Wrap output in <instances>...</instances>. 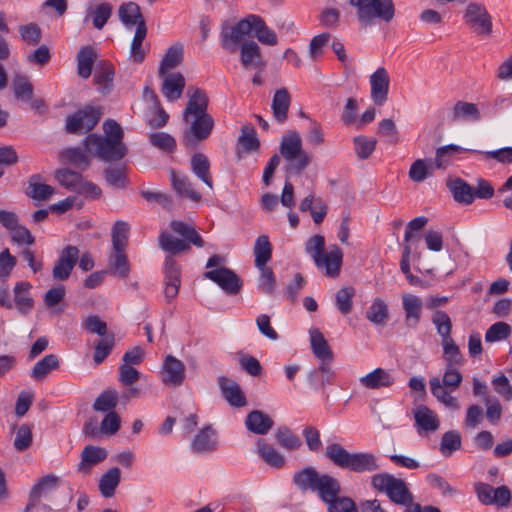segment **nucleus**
Segmentation results:
<instances>
[{"mask_svg":"<svg viewBox=\"0 0 512 512\" xmlns=\"http://www.w3.org/2000/svg\"><path fill=\"white\" fill-rule=\"evenodd\" d=\"M413 416L418 432H435L440 427L437 414L425 405L418 406L413 411Z\"/></svg>","mask_w":512,"mask_h":512,"instance_id":"393cba45","label":"nucleus"},{"mask_svg":"<svg viewBox=\"0 0 512 512\" xmlns=\"http://www.w3.org/2000/svg\"><path fill=\"white\" fill-rule=\"evenodd\" d=\"M360 384L367 389L388 388L393 385L394 377L383 368H376L359 378Z\"/></svg>","mask_w":512,"mask_h":512,"instance_id":"c85d7f7f","label":"nucleus"},{"mask_svg":"<svg viewBox=\"0 0 512 512\" xmlns=\"http://www.w3.org/2000/svg\"><path fill=\"white\" fill-rule=\"evenodd\" d=\"M12 89L15 98L18 100L28 102L33 98V85L24 75L17 74L14 76L12 80Z\"/></svg>","mask_w":512,"mask_h":512,"instance_id":"49530a36","label":"nucleus"},{"mask_svg":"<svg viewBox=\"0 0 512 512\" xmlns=\"http://www.w3.org/2000/svg\"><path fill=\"white\" fill-rule=\"evenodd\" d=\"M246 36H252L251 15L241 19L230 29H223L221 44L224 49L235 52L236 47Z\"/></svg>","mask_w":512,"mask_h":512,"instance_id":"4468645a","label":"nucleus"},{"mask_svg":"<svg viewBox=\"0 0 512 512\" xmlns=\"http://www.w3.org/2000/svg\"><path fill=\"white\" fill-rule=\"evenodd\" d=\"M402 305L405 313L406 325L412 328L416 327L420 322L422 315V299L414 294L404 293L402 294Z\"/></svg>","mask_w":512,"mask_h":512,"instance_id":"a878e982","label":"nucleus"},{"mask_svg":"<svg viewBox=\"0 0 512 512\" xmlns=\"http://www.w3.org/2000/svg\"><path fill=\"white\" fill-rule=\"evenodd\" d=\"M260 271L259 288L267 295H273L276 290V277L270 267H257Z\"/></svg>","mask_w":512,"mask_h":512,"instance_id":"0e129e2a","label":"nucleus"},{"mask_svg":"<svg viewBox=\"0 0 512 512\" xmlns=\"http://www.w3.org/2000/svg\"><path fill=\"white\" fill-rule=\"evenodd\" d=\"M252 36L260 43L267 46H275L278 44V37L274 30L270 29L265 21L257 15L251 14Z\"/></svg>","mask_w":512,"mask_h":512,"instance_id":"72a5a7b5","label":"nucleus"},{"mask_svg":"<svg viewBox=\"0 0 512 512\" xmlns=\"http://www.w3.org/2000/svg\"><path fill=\"white\" fill-rule=\"evenodd\" d=\"M101 118L99 108L86 106L73 115L68 116L66 130L69 133L82 134L92 130Z\"/></svg>","mask_w":512,"mask_h":512,"instance_id":"9b49d317","label":"nucleus"},{"mask_svg":"<svg viewBox=\"0 0 512 512\" xmlns=\"http://www.w3.org/2000/svg\"><path fill=\"white\" fill-rule=\"evenodd\" d=\"M205 279H209L216 283L225 293L235 295L239 293L242 282L239 276L227 267H220L206 271L203 274Z\"/></svg>","mask_w":512,"mask_h":512,"instance_id":"ddd939ff","label":"nucleus"},{"mask_svg":"<svg viewBox=\"0 0 512 512\" xmlns=\"http://www.w3.org/2000/svg\"><path fill=\"white\" fill-rule=\"evenodd\" d=\"M59 157L63 163L71 164L81 169H86L90 163L88 156L80 148L65 149L60 152Z\"/></svg>","mask_w":512,"mask_h":512,"instance_id":"3c124183","label":"nucleus"},{"mask_svg":"<svg viewBox=\"0 0 512 512\" xmlns=\"http://www.w3.org/2000/svg\"><path fill=\"white\" fill-rule=\"evenodd\" d=\"M183 60V46L176 44L169 47L160 63L159 75L169 73L170 70L176 68Z\"/></svg>","mask_w":512,"mask_h":512,"instance_id":"79ce46f5","label":"nucleus"},{"mask_svg":"<svg viewBox=\"0 0 512 512\" xmlns=\"http://www.w3.org/2000/svg\"><path fill=\"white\" fill-rule=\"evenodd\" d=\"M38 176L31 177L29 181V191L27 194L35 200H47L54 193V188L50 185L37 182Z\"/></svg>","mask_w":512,"mask_h":512,"instance_id":"680f3d73","label":"nucleus"},{"mask_svg":"<svg viewBox=\"0 0 512 512\" xmlns=\"http://www.w3.org/2000/svg\"><path fill=\"white\" fill-rule=\"evenodd\" d=\"M117 14L120 22L126 28L136 27V29L147 30L145 19L137 3L132 1L122 3L118 8Z\"/></svg>","mask_w":512,"mask_h":512,"instance_id":"412c9836","label":"nucleus"},{"mask_svg":"<svg viewBox=\"0 0 512 512\" xmlns=\"http://www.w3.org/2000/svg\"><path fill=\"white\" fill-rule=\"evenodd\" d=\"M184 378V364L172 355L166 356L162 368V381L167 385L179 386Z\"/></svg>","mask_w":512,"mask_h":512,"instance_id":"b1692460","label":"nucleus"},{"mask_svg":"<svg viewBox=\"0 0 512 512\" xmlns=\"http://www.w3.org/2000/svg\"><path fill=\"white\" fill-rule=\"evenodd\" d=\"M192 172L210 189L213 188V181L210 174V162L202 153H196L190 160Z\"/></svg>","mask_w":512,"mask_h":512,"instance_id":"58836bf2","label":"nucleus"},{"mask_svg":"<svg viewBox=\"0 0 512 512\" xmlns=\"http://www.w3.org/2000/svg\"><path fill=\"white\" fill-rule=\"evenodd\" d=\"M79 258V249L76 246L65 247L52 270L55 280L64 281L69 278L71 272Z\"/></svg>","mask_w":512,"mask_h":512,"instance_id":"6ab92c4d","label":"nucleus"},{"mask_svg":"<svg viewBox=\"0 0 512 512\" xmlns=\"http://www.w3.org/2000/svg\"><path fill=\"white\" fill-rule=\"evenodd\" d=\"M370 97L376 106H382L388 99L390 76L386 68L378 67L369 77Z\"/></svg>","mask_w":512,"mask_h":512,"instance_id":"2eb2a0df","label":"nucleus"},{"mask_svg":"<svg viewBox=\"0 0 512 512\" xmlns=\"http://www.w3.org/2000/svg\"><path fill=\"white\" fill-rule=\"evenodd\" d=\"M240 62L246 70L263 71L267 65L260 46L253 40L244 41L240 46Z\"/></svg>","mask_w":512,"mask_h":512,"instance_id":"a211bd4d","label":"nucleus"},{"mask_svg":"<svg viewBox=\"0 0 512 512\" xmlns=\"http://www.w3.org/2000/svg\"><path fill=\"white\" fill-rule=\"evenodd\" d=\"M55 178L66 189L85 197L95 199L101 194V189L96 184L84 180L80 173L70 169L62 168L56 170Z\"/></svg>","mask_w":512,"mask_h":512,"instance_id":"1a4fd4ad","label":"nucleus"},{"mask_svg":"<svg viewBox=\"0 0 512 512\" xmlns=\"http://www.w3.org/2000/svg\"><path fill=\"white\" fill-rule=\"evenodd\" d=\"M462 379V374L457 369V366L445 367L442 382L438 377L430 379L429 384L431 393L446 407L458 409V401L450 393L458 389Z\"/></svg>","mask_w":512,"mask_h":512,"instance_id":"423d86ee","label":"nucleus"},{"mask_svg":"<svg viewBox=\"0 0 512 512\" xmlns=\"http://www.w3.org/2000/svg\"><path fill=\"white\" fill-rule=\"evenodd\" d=\"M149 142L152 146L165 152H171L176 147V141L174 137L165 132L151 133L149 136Z\"/></svg>","mask_w":512,"mask_h":512,"instance_id":"774afa93","label":"nucleus"},{"mask_svg":"<svg viewBox=\"0 0 512 512\" xmlns=\"http://www.w3.org/2000/svg\"><path fill=\"white\" fill-rule=\"evenodd\" d=\"M171 184L173 189L180 197H185L198 203L201 200V194L193 189L189 177L185 174H178L174 170L170 171Z\"/></svg>","mask_w":512,"mask_h":512,"instance_id":"2f4dec72","label":"nucleus"},{"mask_svg":"<svg viewBox=\"0 0 512 512\" xmlns=\"http://www.w3.org/2000/svg\"><path fill=\"white\" fill-rule=\"evenodd\" d=\"M447 186L456 202L469 205L474 201L473 188L463 179H449Z\"/></svg>","mask_w":512,"mask_h":512,"instance_id":"f704fd0d","label":"nucleus"},{"mask_svg":"<svg viewBox=\"0 0 512 512\" xmlns=\"http://www.w3.org/2000/svg\"><path fill=\"white\" fill-rule=\"evenodd\" d=\"M112 15V5L104 2L90 8L88 16L92 19L94 28L101 30Z\"/></svg>","mask_w":512,"mask_h":512,"instance_id":"864d4df0","label":"nucleus"},{"mask_svg":"<svg viewBox=\"0 0 512 512\" xmlns=\"http://www.w3.org/2000/svg\"><path fill=\"white\" fill-rule=\"evenodd\" d=\"M350 5L356 8V15L363 26L375 24L376 20L390 23L396 13L393 0H350Z\"/></svg>","mask_w":512,"mask_h":512,"instance_id":"7ed1b4c3","label":"nucleus"},{"mask_svg":"<svg viewBox=\"0 0 512 512\" xmlns=\"http://www.w3.org/2000/svg\"><path fill=\"white\" fill-rule=\"evenodd\" d=\"M388 317L387 304L380 298L374 299L366 311V318L375 325H384Z\"/></svg>","mask_w":512,"mask_h":512,"instance_id":"8fccbe9b","label":"nucleus"},{"mask_svg":"<svg viewBox=\"0 0 512 512\" xmlns=\"http://www.w3.org/2000/svg\"><path fill=\"white\" fill-rule=\"evenodd\" d=\"M290 104L291 96L286 88H281L275 92L271 108L274 118L279 123H284L287 120Z\"/></svg>","mask_w":512,"mask_h":512,"instance_id":"e433bc0d","label":"nucleus"},{"mask_svg":"<svg viewBox=\"0 0 512 512\" xmlns=\"http://www.w3.org/2000/svg\"><path fill=\"white\" fill-rule=\"evenodd\" d=\"M271 417L260 410L251 411L245 420L246 428L257 435H265L273 427Z\"/></svg>","mask_w":512,"mask_h":512,"instance_id":"473e14b6","label":"nucleus"},{"mask_svg":"<svg viewBox=\"0 0 512 512\" xmlns=\"http://www.w3.org/2000/svg\"><path fill=\"white\" fill-rule=\"evenodd\" d=\"M84 147L87 153L95 155L104 161H119L127 153L124 143H118L95 134H91L85 139Z\"/></svg>","mask_w":512,"mask_h":512,"instance_id":"0eeeda50","label":"nucleus"},{"mask_svg":"<svg viewBox=\"0 0 512 512\" xmlns=\"http://www.w3.org/2000/svg\"><path fill=\"white\" fill-rule=\"evenodd\" d=\"M253 252L255 256V266H265L272 256V245L268 236L261 235L256 239Z\"/></svg>","mask_w":512,"mask_h":512,"instance_id":"a18cd8bd","label":"nucleus"},{"mask_svg":"<svg viewBox=\"0 0 512 512\" xmlns=\"http://www.w3.org/2000/svg\"><path fill=\"white\" fill-rule=\"evenodd\" d=\"M59 367L58 357L54 354H49L36 362L31 370V377L37 381L43 380L52 370Z\"/></svg>","mask_w":512,"mask_h":512,"instance_id":"c03bdc74","label":"nucleus"},{"mask_svg":"<svg viewBox=\"0 0 512 512\" xmlns=\"http://www.w3.org/2000/svg\"><path fill=\"white\" fill-rule=\"evenodd\" d=\"M463 20L477 36L488 37L492 34V17L481 3L470 2L463 12Z\"/></svg>","mask_w":512,"mask_h":512,"instance_id":"6e6552de","label":"nucleus"},{"mask_svg":"<svg viewBox=\"0 0 512 512\" xmlns=\"http://www.w3.org/2000/svg\"><path fill=\"white\" fill-rule=\"evenodd\" d=\"M183 120L189 125L183 136V142L188 147H194L206 140L214 127V119L210 114L191 116Z\"/></svg>","mask_w":512,"mask_h":512,"instance_id":"9d476101","label":"nucleus"},{"mask_svg":"<svg viewBox=\"0 0 512 512\" xmlns=\"http://www.w3.org/2000/svg\"><path fill=\"white\" fill-rule=\"evenodd\" d=\"M130 227L125 221H116L111 232L113 250H125Z\"/></svg>","mask_w":512,"mask_h":512,"instance_id":"6e6d98bb","label":"nucleus"},{"mask_svg":"<svg viewBox=\"0 0 512 512\" xmlns=\"http://www.w3.org/2000/svg\"><path fill=\"white\" fill-rule=\"evenodd\" d=\"M342 257L341 249L337 245H331L328 251H324L313 262L326 276L335 278L340 273Z\"/></svg>","mask_w":512,"mask_h":512,"instance_id":"f3484780","label":"nucleus"},{"mask_svg":"<svg viewBox=\"0 0 512 512\" xmlns=\"http://www.w3.org/2000/svg\"><path fill=\"white\" fill-rule=\"evenodd\" d=\"M460 150L461 148L456 145H447L438 148L436 150L435 159L432 160L435 169H445L448 167L453 155L458 153Z\"/></svg>","mask_w":512,"mask_h":512,"instance_id":"052dcab7","label":"nucleus"},{"mask_svg":"<svg viewBox=\"0 0 512 512\" xmlns=\"http://www.w3.org/2000/svg\"><path fill=\"white\" fill-rule=\"evenodd\" d=\"M353 144L357 157L361 160H365L369 158L374 152L377 145V140L375 138H369L365 135H359L353 138Z\"/></svg>","mask_w":512,"mask_h":512,"instance_id":"5fc2aeb1","label":"nucleus"},{"mask_svg":"<svg viewBox=\"0 0 512 512\" xmlns=\"http://www.w3.org/2000/svg\"><path fill=\"white\" fill-rule=\"evenodd\" d=\"M462 437L457 430L445 432L439 444V452L444 457L451 456L454 452L461 449Z\"/></svg>","mask_w":512,"mask_h":512,"instance_id":"37998d69","label":"nucleus"},{"mask_svg":"<svg viewBox=\"0 0 512 512\" xmlns=\"http://www.w3.org/2000/svg\"><path fill=\"white\" fill-rule=\"evenodd\" d=\"M448 119L452 123L477 122L481 119V113L477 104L459 100L452 106Z\"/></svg>","mask_w":512,"mask_h":512,"instance_id":"4be33fe9","label":"nucleus"},{"mask_svg":"<svg viewBox=\"0 0 512 512\" xmlns=\"http://www.w3.org/2000/svg\"><path fill=\"white\" fill-rule=\"evenodd\" d=\"M170 228L183 239H177L168 232H162L159 236V245L161 249L170 254L166 258L164 267V296L167 303H170L178 295L181 284L180 266L172 258V255L189 250L191 244L196 247L204 246L202 237L192 225L182 221L173 220L170 223Z\"/></svg>","mask_w":512,"mask_h":512,"instance_id":"f257e3e1","label":"nucleus"},{"mask_svg":"<svg viewBox=\"0 0 512 512\" xmlns=\"http://www.w3.org/2000/svg\"><path fill=\"white\" fill-rule=\"evenodd\" d=\"M162 78L161 92L170 101L178 100L185 88V78L179 72L165 73L159 75Z\"/></svg>","mask_w":512,"mask_h":512,"instance_id":"5701e85b","label":"nucleus"},{"mask_svg":"<svg viewBox=\"0 0 512 512\" xmlns=\"http://www.w3.org/2000/svg\"><path fill=\"white\" fill-rule=\"evenodd\" d=\"M326 457L336 466L354 472L374 471L378 469L376 458L371 453H350L338 443L326 447Z\"/></svg>","mask_w":512,"mask_h":512,"instance_id":"f03ea898","label":"nucleus"},{"mask_svg":"<svg viewBox=\"0 0 512 512\" xmlns=\"http://www.w3.org/2000/svg\"><path fill=\"white\" fill-rule=\"evenodd\" d=\"M300 488L316 491L319 497L328 504L329 512H358L351 498L339 497V482H299Z\"/></svg>","mask_w":512,"mask_h":512,"instance_id":"20e7f679","label":"nucleus"},{"mask_svg":"<svg viewBox=\"0 0 512 512\" xmlns=\"http://www.w3.org/2000/svg\"><path fill=\"white\" fill-rule=\"evenodd\" d=\"M57 489V482H37L30 490L29 502L24 512H30L42 500H52L57 493Z\"/></svg>","mask_w":512,"mask_h":512,"instance_id":"bb28decb","label":"nucleus"},{"mask_svg":"<svg viewBox=\"0 0 512 512\" xmlns=\"http://www.w3.org/2000/svg\"><path fill=\"white\" fill-rule=\"evenodd\" d=\"M114 68L108 61H100L95 69L94 82L98 85V91L106 95L113 89Z\"/></svg>","mask_w":512,"mask_h":512,"instance_id":"c756f323","label":"nucleus"},{"mask_svg":"<svg viewBox=\"0 0 512 512\" xmlns=\"http://www.w3.org/2000/svg\"><path fill=\"white\" fill-rule=\"evenodd\" d=\"M474 490L478 500L484 505L503 508L509 506L511 502V492L507 486L494 488L487 482H477Z\"/></svg>","mask_w":512,"mask_h":512,"instance_id":"f8f14e48","label":"nucleus"},{"mask_svg":"<svg viewBox=\"0 0 512 512\" xmlns=\"http://www.w3.org/2000/svg\"><path fill=\"white\" fill-rule=\"evenodd\" d=\"M31 289V285L28 282H18L14 287V298L15 303L19 310L23 313L28 312L34 304V301L31 297L28 296V292Z\"/></svg>","mask_w":512,"mask_h":512,"instance_id":"603ef678","label":"nucleus"},{"mask_svg":"<svg viewBox=\"0 0 512 512\" xmlns=\"http://www.w3.org/2000/svg\"><path fill=\"white\" fill-rule=\"evenodd\" d=\"M275 437L283 448L292 450L301 446L300 439L288 427H279L275 432Z\"/></svg>","mask_w":512,"mask_h":512,"instance_id":"69168bd1","label":"nucleus"},{"mask_svg":"<svg viewBox=\"0 0 512 512\" xmlns=\"http://www.w3.org/2000/svg\"><path fill=\"white\" fill-rule=\"evenodd\" d=\"M238 142L246 152L258 150L259 140L252 125H244L242 127Z\"/></svg>","mask_w":512,"mask_h":512,"instance_id":"338daca9","label":"nucleus"},{"mask_svg":"<svg viewBox=\"0 0 512 512\" xmlns=\"http://www.w3.org/2000/svg\"><path fill=\"white\" fill-rule=\"evenodd\" d=\"M302 140L298 132L289 131L283 138L280 144V154L282 157L292 159L296 154L303 152Z\"/></svg>","mask_w":512,"mask_h":512,"instance_id":"a19ab883","label":"nucleus"},{"mask_svg":"<svg viewBox=\"0 0 512 512\" xmlns=\"http://www.w3.org/2000/svg\"><path fill=\"white\" fill-rule=\"evenodd\" d=\"M124 251L114 250L109 258L110 273L121 278H126L130 271V265Z\"/></svg>","mask_w":512,"mask_h":512,"instance_id":"de8ad7c7","label":"nucleus"},{"mask_svg":"<svg viewBox=\"0 0 512 512\" xmlns=\"http://www.w3.org/2000/svg\"><path fill=\"white\" fill-rule=\"evenodd\" d=\"M188 102L183 111V119H189L191 116L205 115L208 108L207 93L197 87H189L187 90Z\"/></svg>","mask_w":512,"mask_h":512,"instance_id":"aec40b11","label":"nucleus"},{"mask_svg":"<svg viewBox=\"0 0 512 512\" xmlns=\"http://www.w3.org/2000/svg\"><path fill=\"white\" fill-rule=\"evenodd\" d=\"M217 447V433L211 426L202 428L192 441V449L197 454L212 452Z\"/></svg>","mask_w":512,"mask_h":512,"instance_id":"cd10ccee","label":"nucleus"},{"mask_svg":"<svg viewBox=\"0 0 512 512\" xmlns=\"http://www.w3.org/2000/svg\"><path fill=\"white\" fill-rule=\"evenodd\" d=\"M257 453L259 457L271 467L281 468L285 463L283 455L264 439H258Z\"/></svg>","mask_w":512,"mask_h":512,"instance_id":"4c0bfd02","label":"nucleus"},{"mask_svg":"<svg viewBox=\"0 0 512 512\" xmlns=\"http://www.w3.org/2000/svg\"><path fill=\"white\" fill-rule=\"evenodd\" d=\"M355 296V289L351 286H345L339 289L335 294V302L338 310L347 315L352 311L353 297Z\"/></svg>","mask_w":512,"mask_h":512,"instance_id":"4d7b16f0","label":"nucleus"},{"mask_svg":"<svg viewBox=\"0 0 512 512\" xmlns=\"http://www.w3.org/2000/svg\"><path fill=\"white\" fill-rule=\"evenodd\" d=\"M288 165L286 167V173L289 174H301L311 163L312 154L303 151L296 154L292 159H287Z\"/></svg>","mask_w":512,"mask_h":512,"instance_id":"e2e57ef3","label":"nucleus"},{"mask_svg":"<svg viewBox=\"0 0 512 512\" xmlns=\"http://www.w3.org/2000/svg\"><path fill=\"white\" fill-rule=\"evenodd\" d=\"M97 56V51L92 46H84L79 50L77 54V73L81 78L88 79L91 76Z\"/></svg>","mask_w":512,"mask_h":512,"instance_id":"c9c22d12","label":"nucleus"},{"mask_svg":"<svg viewBox=\"0 0 512 512\" xmlns=\"http://www.w3.org/2000/svg\"><path fill=\"white\" fill-rule=\"evenodd\" d=\"M219 386L224 398L231 406L243 407L246 405L245 395L235 381L222 376L219 378Z\"/></svg>","mask_w":512,"mask_h":512,"instance_id":"7c9ffc66","label":"nucleus"},{"mask_svg":"<svg viewBox=\"0 0 512 512\" xmlns=\"http://www.w3.org/2000/svg\"><path fill=\"white\" fill-rule=\"evenodd\" d=\"M310 341L312 352L321 361H332L333 353L324 338V335L318 329L310 330Z\"/></svg>","mask_w":512,"mask_h":512,"instance_id":"ea45409f","label":"nucleus"},{"mask_svg":"<svg viewBox=\"0 0 512 512\" xmlns=\"http://www.w3.org/2000/svg\"><path fill=\"white\" fill-rule=\"evenodd\" d=\"M118 402V394L114 389L103 391L95 400L93 409L100 412H112Z\"/></svg>","mask_w":512,"mask_h":512,"instance_id":"bf43d9fd","label":"nucleus"},{"mask_svg":"<svg viewBox=\"0 0 512 512\" xmlns=\"http://www.w3.org/2000/svg\"><path fill=\"white\" fill-rule=\"evenodd\" d=\"M375 489L387 495L391 502L409 506L413 504V494L406 482H373Z\"/></svg>","mask_w":512,"mask_h":512,"instance_id":"dca6fc26","label":"nucleus"},{"mask_svg":"<svg viewBox=\"0 0 512 512\" xmlns=\"http://www.w3.org/2000/svg\"><path fill=\"white\" fill-rule=\"evenodd\" d=\"M435 167L432 159H418L414 161L409 170V177L414 182H423L432 175Z\"/></svg>","mask_w":512,"mask_h":512,"instance_id":"09e8293b","label":"nucleus"},{"mask_svg":"<svg viewBox=\"0 0 512 512\" xmlns=\"http://www.w3.org/2000/svg\"><path fill=\"white\" fill-rule=\"evenodd\" d=\"M432 323L441 337L445 367L460 366L463 363V356L451 337L452 323L449 315L437 310L432 315Z\"/></svg>","mask_w":512,"mask_h":512,"instance_id":"39448f33","label":"nucleus"},{"mask_svg":"<svg viewBox=\"0 0 512 512\" xmlns=\"http://www.w3.org/2000/svg\"><path fill=\"white\" fill-rule=\"evenodd\" d=\"M107 457L105 449L96 446H86L81 453L80 469H85L103 461Z\"/></svg>","mask_w":512,"mask_h":512,"instance_id":"13d9d810","label":"nucleus"}]
</instances>
